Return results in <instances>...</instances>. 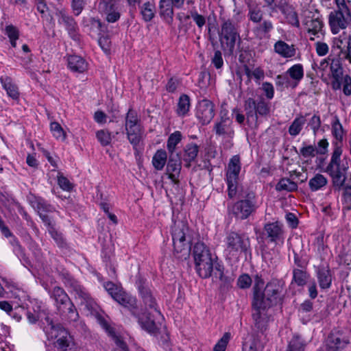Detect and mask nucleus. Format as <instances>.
Segmentation results:
<instances>
[{"instance_id":"f257e3e1","label":"nucleus","mask_w":351,"mask_h":351,"mask_svg":"<svg viewBox=\"0 0 351 351\" xmlns=\"http://www.w3.org/2000/svg\"><path fill=\"white\" fill-rule=\"evenodd\" d=\"M283 282L278 279L269 282L262 293L256 292L252 302V316L254 326L261 331L267 329L269 319L267 311L281 302Z\"/></svg>"},{"instance_id":"f03ea898","label":"nucleus","mask_w":351,"mask_h":351,"mask_svg":"<svg viewBox=\"0 0 351 351\" xmlns=\"http://www.w3.org/2000/svg\"><path fill=\"white\" fill-rule=\"evenodd\" d=\"M171 236L174 253L179 258H186L190 254L196 233L189 228L186 222L178 221L171 228Z\"/></svg>"},{"instance_id":"7ed1b4c3","label":"nucleus","mask_w":351,"mask_h":351,"mask_svg":"<svg viewBox=\"0 0 351 351\" xmlns=\"http://www.w3.org/2000/svg\"><path fill=\"white\" fill-rule=\"evenodd\" d=\"M193 254L196 271L199 276L203 278L210 277L213 266L217 262V257L213 256L209 248L202 242L195 243Z\"/></svg>"},{"instance_id":"20e7f679","label":"nucleus","mask_w":351,"mask_h":351,"mask_svg":"<svg viewBox=\"0 0 351 351\" xmlns=\"http://www.w3.org/2000/svg\"><path fill=\"white\" fill-rule=\"evenodd\" d=\"M225 252L227 257L230 259H238L242 254L250 252V241L249 237L244 234L235 232L227 233L225 239Z\"/></svg>"},{"instance_id":"39448f33","label":"nucleus","mask_w":351,"mask_h":351,"mask_svg":"<svg viewBox=\"0 0 351 351\" xmlns=\"http://www.w3.org/2000/svg\"><path fill=\"white\" fill-rule=\"evenodd\" d=\"M342 149L337 145L331 156L330 161L326 167V171L331 176L335 186H343L346 182V174L348 168L347 163L341 162Z\"/></svg>"},{"instance_id":"423d86ee","label":"nucleus","mask_w":351,"mask_h":351,"mask_svg":"<svg viewBox=\"0 0 351 351\" xmlns=\"http://www.w3.org/2000/svg\"><path fill=\"white\" fill-rule=\"evenodd\" d=\"M258 207L255 193L250 191L246 193L243 199L228 207V209L236 218L244 220L255 213Z\"/></svg>"},{"instance_id":"0eeeda50","label":"nucleus","mask_w":351,"mask_h":351,"mask_svg":"<svg viewBox=\"0 0 351 351\" xmlns=\"http://www.w3.org/2000/svg\"><path fill=\"white\" fill-rule=\"evenodd\" d=\"M219 36L221 47L224 53L231 55L234 51L236 41L239 38L236 25L230 20L224 21L221 25Z\"/></svg>"},{"instance_id":"6e6552de","label":"nucleus","mask_w":351,"mask_h":351,"mask_svg":"<svg viewBox=\"0 0 351 351\" xmlns=\"http://www.w3.org/2000/svg\"><path fill=\"white\" fill-rule=\"evenodd\" d=\"M241 169L240 157L233 156L228 165L226 173V182L228 186V195L229 198L235 197L238 192L239 176Z\"/></svg>"},{"instance_id":"1a4fd4ad","label":"nucleus","mask_w":351,"mask_h":351,"mask_svg":"<svg viewBox=\"0 0 351 351\" xmlns=\"http://www.w3.org/2000/svg\"><path fill=\"white\" fill-rule=\"evenodd\" d=\"M244 110L247 122L249 124H256L258 116H267L269 113L270 107L263 98L257 102L252 98H248L245 101Z\"/></svg>"},{"instance_id":"9d476101","label":"nucleus","mask_w":351,"mask_h":351,"mask_svg":"<svg viewBox=\"0 0 351 351\" xmlns=\"http://www.w3.org/2000/svg\"><path fill=\"white\" fill-rule=\"evenodd\" d=\"M52 297L60 311L68 313L69 318L71 320L75 321L77 319L78 313L76 308L63 289L55 287L52 291Z\"/></svg>"},{"instance_id":"9b49d317","label":"nucleus","mask_w":351,"mask_h":351,"mask_svg":"<svg viewBox=\"0 0 351 351\" xmlns=\"http://www.w3.org/2000/svg\"><path fill=\"white\" fill-rule=\"evenodd\" d=\"M104 287L108 294L121 305L127 308L135 307L136 299L126 293L121 286L107 282Z\"/></svg>"},{"instance_id":"f8f14e48","label":"nucleus","mask_w":351,"mask_h":351,"mask_svg":"<svg viewBox=\"0 0 351 351\" xmlns=\"http://www.w3.org/2000/svg\"><path fill=\"white\" fill-rule=\"evenodd\" d=\"M47 326L44 330L49 339H53L60 337L57 340V344L62 348H66L69 346V342L66 339L67 332L60 325H55L49 317H45Z\"/></svg>"},{"instance_id":"ddd939ff","label":"nucleus","mask_w":351,"mask_h":351,"mask_svg":"<svg viewBox=\"0 0 351 351\" xmlns=\"http://www.w3.org/2000/svg\"><path fill=\"white\" fill-rule=\"evenodd\" d=\"M351 18L350 11L343 12L340 10H334L328 16V23L332 34H337L340 30L346 29Z\"/></svg>"},{"instance_id":"4468645a","label":"nucleus","mask_w":351,"mask_h":351,"mask_svg":"<svg viewBox=\"0 0 351 351\" xmlns=\"http://www.w3.org/2000/svg\"><path fill=\"white\" fill-rule=\"evenodd\" d=\"M213 130L217 135L221 136L223 138L234 137V132L232 128V121L228 116L227 111H221L220 118L215 122Z\"/></svg>"},{"instance_id":"2eb2a0df","label":"nucleus","mask_w":351,"mask_h":351,"mask_svg":"<svg viewBox=\"0 0 351 351\" xmlns=\"http://www.w3.org/2000/svg\"><path fill=\"white\" fill-rule=\"evenodd\" d=\"M55 15L58 19V23L66 27L71 38L75 40H79L78 27L74 19L62 8L57 9Z\"/></svg>"},{"instance_id":"dca6fc26","label":"nucleus","mask_w":351,"mask_h":351,"mask_svg":"<svg viewBox=\"0 0 351 351\" xmlns=\"http://www.w3.org/2000/svg\"><path fill=\"white\" fill-rule=\"evenodd\" d=\"M136 284L145 307L153 309L156 313H160L157 308V303L156 299L153 295L152 290L150 289L149 283L145 280L139 278L136 280Z\"/></svg>"},{"instance_id":"f3484780","label":"nucleus","mask_w":351,"mask_h":351,"mask_svg":"<svg viewBox=\"0 0 351 351\" xmlns=\"http://www.w3.org/2000/svg\"><path fill=\"white\" fill-rule=\"evenodd\" d=\"M215 116V105L208 99H202L197 104L196 117L203 125L209 123Z\"/></svg>"},{"instance_id":"a211bd4d","label":"nucleus","mask_w":351,"mask_h":351,"mask_svg":"<svg viewBox=\"0 0 351 351\" xmlns=\"http://www.w3.org/2000/svg\"><path fill=\"white\" fill-rule=\"evenodd\" d=\"M181 171V161L179 154H169L167 165V174L174 183L178 184Z\"/></svg>"},{"instance_id":"6ab92c4d","label":"nucleus","mask_w":351,"mask_h":351,"mask_svg":"<svg viewBox=\"0 0 351 351\" xmlns=\"http://www.w3.org/2000/svg\"><path fill=\"white\" fill-rule=\"evenodd\" d=\"M275 6L285 16L287 23L293 26L299 27L300 22L296 12L293 8L287 3L286 0H280Z\"/></svg>"},{"instance_id":"aec40b11","label":"nucleus","mask_w":351,"mask_h":351,"mask_svg":"<svg viewBox=\"0 0 351 351\" xmlns=\"http://www.w3.org/2000/svg\"><path fill=\"white\" fill-rule=\"evenodd\" d=\"M304 25L310 36H315L322 32L324 24L318 16L313 14L306 16L304 20ZM310 39L314 40L315 38L311 36Z\"/></svg>"},{"instance_id":"412c9836","label":"nucleus","mask_w":351,"mask_h":351,"mask_svg":"<svg viewBox=\"0 0 351 351\" xmlns=\"http://www.w3.org/2000/svg\"><path fill=\"white\" fill-rule=\"evenodd\" d=\"M274 51L284 58H292L296 54V49L294 45H289L281 40L274 43Z\"/></svg>"},{"instance_id":"4be33fe9","label":"nucleus","mask_w":351,"mask_h":351,"mask_svg":"<svg viewBox=\"0 0 351 351\" xmlns=\"http://www.w3.org/2000/svg\"><path fill=\"white\" fill-rule=\"evenodd\" d=\"M99 324L106 330V331L111 336L119 348L113 351H128V347L123 339L115 334L113 328H111L108 322L101 316L97 317Z\"/></svg>"},{"instance_id":"5701e85b","label":"nucleus","mask_w":351,"mask_h":351,"mask_svg":"<svg viewBox=\"0 0 351 351\" xmlns=\"http://www.w3.org/2000/svg\"><path fill=\"white\" fill-rule=\"evenodd\" d=\"M173 4L172 0H160L159 3V14L163 20L171 24L173 18Z\"/></svg>"},{"instance_id":"b1692460","label":"nucleus","mask_w":351,"mask_h":351,"mask_svg":"<svg viewBox=\"0 0 351 351\" xmlns=\"http://www.w3.org/2000/svg\"><path fill=\"white\" fill-rule=\"evenodd\" d=\"M258 330L263 333L265 330ZM263 335V334H261V335H257L256 337H251L249 339H246L243 344V351H257L258 348H263L267 339L266 336H265L264 341L261 340Z\"/></svg>"},{"instance_id":"393cba45","label":"nucleus","mask_w":351,"mask_h":351,"mask_svg":"<svg viewBox=\"0 0 351 351\" xmlns=\"http://www.w3.org/2000/svg\"><path fill=\"white\" fill-rule=\"evenodd\" d=\"M68 66L73 72L83 73L87 69L88 64L83 58L73 55L68 57Z\"/></svg>"},{"instance_id":"a878e982","label":"nucleus","mask_w":351,"mask_h":351,"mask_svg":"<svg viewBox=\"0 0 351 351\" xmlns=\"http://www.w3.org/2000/svg\"><path fill=\"white\" fill-rule=\"evenodd\" d=\"M125 128L128 141L132 145L133 147L136 149L143 140V127H131Z\"/></svg>"},{"instance_id":"bb28decb","label":"nucleus","mask_w":351,"mask_h":351,"mask_svg":"<svg viewBox=\"0 0 351 351\" xmlns=\"http://www.w3.org/2000/svg\"><path fill=\"white\" fill-rule=\"evenodd\" d=\"M264 230L271 242H276L280 240L283 233L282 226L278 222L266 224Z\"/></svg>"},{"instance_id":"cd10ccee","label":"nucleus","mask_w":351,"mask_h":351,"mask_svg":"<svg viewBox=\"0 0 351 351\" xmlns=\"http://www.w3.org/2000/svg\"><path fill=\"white\" fill-rule=\"evenodd\" d=\"M199 152V147L195 143L187 144L184 149L182 160L187 167L191 166V163L194 162Z\"/></svg>"},{"instance_id":"c85d7f7f","label":"nucleus","mask_w":351,"mask_h":351,"mask_svg":"<svg viewBox=\"0 0 351 351\" xmlns=\"http://www.w3.org/2000/svg\"><path fill=\"white\" fill-rule=\"evenodd\" d=\"M317 278L321 289H328L332 283V275L328 267L319 268L317 271Z\"/></svg>"},{"instance_id":"c756f323","label":"nucleus","mask_w":351,"mask_h":351,"mask_svg":"<svg viewBox=\"0 0 351 351\" xmlns=\"http://www.w3.org/2000/svg\"><path fill=\"white\" fill-rule=\"evenodd\" d=\"M38 213L40 217L45 225H50L52 223L51 218L47 215L48 213H53L55 208L51 205L44 201H40L37 205Z\"/></svg>"},{"instance_id":"7c9ffc66","label":"nucleus","mask_w":351,"mask_h":351,"mask_svg":"<svg viewBox=\"0 0 351 351\" xmlns=\"http://www.w3.org/2000/svg\"><path fill=\"white\" fill-rule=\"evenodd\" d=\"M3 88L7 92L9 97L13 99H17L19 97V93L17 86L12 82V79L8 76H1L0 77Z\"/></svg>"},{"instance_id":"2f4dec72","label":"nucleus","mask_w":351,"mask_h":351,"mask_svg":"<svg viewBox=\"0 0 351 351\" xmlns=\"http://www.w3.org/2000/svg\"><path fill=\"white\" fill-rule=\"evenodd\" d=\"M332 134L335 139V147L339 145L341 147L342 142L344 136V130L339 119L336 117L332 122Z\"/></svg>"},{"instance_id":"473e14b6","label":"nucleus","mask_w":351,"mask_h":351,"mask_svg":"<svg viewBox=\"0 0 351 351\" xmlns=\"http://www.w3.org/2000/svg\"><path fill=\"white\" fill-rule=\"evenodd\" d=\"M223 270V266L217 262L213 266L210 276H213V280L219 283L221 287H225L229 282L228 278L224 275Z\"/></svg>"},{"instance_id":"72a5a7b5","label":"nucleus","mask_w":351,"mask_h":351,"mask_svg":"<svg viewBox=\"0 0 351 351\" xmlns=\"http://www.w3.org/2000/svg\"><path fill=\"white\" fill-rule=\"evenodd\" d=\"M310 274L306 269H293V280L299 287H304L309 281Z\"/></svg>"},{"instance_id":"f704fd0d","label":"nucleus","mask_w":351,"mask_h":351,"mask_svg":"<svg viewBox=\"0 0 351 351\" xmlns=\"http://www.w3.org/2000/svg\"><path fill=\"white\" fill-rule=\"evenodd\" d=\"M182 134L180 131H175L168 138L167 148L169 154H178L176 152V147L181 142Z\"/></svg>"},{"instance_id":"c9c22d12","label":"nucleus","mask_w":351,"mask_h":351,"mask_svg":"<svg viewBox=\"0 0 351 351\" xmlns=\"http://www.w3.org/2000/svg\"><path fill=\"white\" fill-rule=\"evenodd\" d=\"M351 45V35L343 32L338 37L333 39V47L340 50V54L342 51Z\"/></svg>"},{"instance_id":"e433bc0d","label":"nucleus","mask_w":351,"mask_h":351,"mask_svg":"<svg viewBox=\"0 0 351 351\" xmlns=\"http://www.w3.org/2000/svg\"><path fill=\"white\" fill-rule=\"evenodd\" d=\"M306 117L302 114L297 116L289 128V133L292 136L298 135L306 123Z\"/></svg>"},{"instance_id":"4c0bfd02","label":"nucleus","mask_w":351,"mask_h":351,"mask_svg":"<svg viewBox=\"0 0 351 351\" xmlns=\"http://www.w3.org/2000/svg\"><path fill=\"white\" fill-rule=\"evenodd\" d=\"M294 81L295 86L302 80L304 77V69L301 64H295L291 66L286 72Z\"/></svg>"},{"instance_id":"58836bf2","label":"nucleus","mask_w":351,"mask_h":351,"mask_svg":"<svg viewBox=\"0 0 351 351\" xmlns=\"http://www.w3.org/2000/svg\"><path fill=\"white\" fill-rule=\"evenodd\" d=\"M99 11L106 16V19L109 23L117 21L121 16L119 6L108 7L106 9H99Z\"/></svg>"},{"instance_id":"ea45409f","label":"nucleus","mask_w":351,"mask_h":351,"mask_svg":"<svg viewBox=\"0 0 351 351\" xmlns=\"http://www.w3.org/2000/svg\"><path fill=\"white\" fill-rule=\"evenodd\" d=\"M328 183L327 178L320 173L315 174L308 182V186L312 191L322 189Z\"/></svg>"},{"instance_id":"a19ab883","label":"nucleus","mask_w":351,"mask_h":351,"mask_svg":"<svg viewBox=\"0 0 351 351\" xmlns=\"http://www.w3.org/2000/svg\"><path fill=\"white\" fill-rule=\"evenodd\" d=\"M141 328L150 333H154L157 329L154 321L147 315L143 314L136 317Z\"/></svg>"},{"instance_id":"79ce46f5","label":"nucleus","mask_w":351,"mask_h":351,"mask_svg":"<svg viewBox=\"0 0 351 351\" xmlns=\"http://www.w3.org/2000/svg\"><path fill=\"white\" fill-rule=\"evenodd\" d=\"M248 18L253 23H260L263 17V12L261 8L257 4L248 5Z\"/></svg>"},{"instance_id":"37998d69","label":"nucleus","mask_w":351,"mask_h":351,"mask_svg":"<svg viewBox=\"0 0 351 351\" xmlns=\"http://www.w3.org/2000/svg\"><path fill=\"white\" fill-rule=\"evenodd\" d=\"M167 159V154L165 150H157L152 158V164L157 170H162L165 167Z\"/></svg>"},{"instance_id":"c03bdc74","label":"nucleus","mask_w":351,"mask_h":351,"mask_svg":"<svg viewBox=\"0 0 351 351\" xmlns=\"http://www.w3.org/2000/svg\"><path fill=\"white\" fill-rule=\"evenodd\" d=\"M190 108V99L186 95H182L178 100L176 112L178 116H185Z\"/></svg>"},{"instance_id":"a18cd8bd","label":"nucleus","mask_w":351,"mask_h":351,"mask_svg":"<svg viewBox=\"0 0 351 351\" xmlns=\"http://www.w3.org/2000/svg\"><path fill=\"white\" fill-rule=\"evenodd\" d=\"M131 127H141V125L137 112L130 109L125 116V128Z\"/></svg>"},{"instance_id":"49530a36","label":"nucleus","mask_w":351,"mask_h":351,"mask_svg":"<svg viewBox=\"0 0 351 351\" xmlns=\"http://www.w3.org/2000/svg\"><path fill=\"white\" fill-rule=\"evenodd\" d=\"M51 132L53 136L58 141H64L66 134L62 126L58 122H52L50 125Z\"/></svg>"},{"instance_id":"de8ad7c7","label":"nucleus","mask_w":351,"mask_h":351,"mask_svg":"<svg viewBox=\"0 0 351 351\" xmlns=\"http://www.w3.org/2000/svg\"><path fill=\"white\" fill-rule=\"evenodd\" d=\"M141 14L145 21H150L154 16V5L149 1L145 3L141 8Z\"/></svg>"},{"instance_id":"09e8293b","label":"nucleus","mask_w":351,"mask_h":351,"mask_svg":"<svg viewBox=\"0 0 351 351\" xmlns=\"http://www.w3.org/2000/svg\"><path fill=\"white\" fill-rule=\"evenodd\" d=\"M298 189V184L288 178H282L276 185L278 191H293Z\"/></svg>"},{"instance_id":"8fccbe9b","label":"nucleus","mask_w":351,"mask_h":351,"mask_svg":"<svg viewBox=\"0 0 351 351\" xmlns=\"http://www.w3.org/2000/svg\"><path fill=\"white\" fill-rule=\"evenodd\" d=\"M330 69L333 78L338 81L343 74V69L340 60L332 59L330 62Z\"/></svg>"},{"instance_id":"3c124183","label":"nucleus","mask_w":351,"mask_h":351,"mask_svg":"<svg viewBox=\"0 0 351 351\" xmlns=\"http://www.w3.org/2000/svg\"><path fill=\"white\" fill-rule=\"evenodd\" d=\"M5 34L10 40L13 47L16 46V40L19 38V33L18 29L12 25H7L5 28Z\"/></svg>"},{"instance_id":"603ef678","label":"nucleus","mask_w":351,"mask_h":351,"mask_svg":"<svg viewBox=\"0 0 351 351\" xmlns=\"http://www.w3.org/2000/svg\"><path fill=\"white\" fill-rule=\"evenodd\" d=\"M304 346L301 338L295 336L290 341L287 351H304Z\"/></svg>"},{"instance_id":"864d4df0","label":"nucleus","mask_w":351,"mask_h":351,"mask_svg":"<svg viewBox=\"0 0 351 351\" xmlns=\"http://www.w3.org/2000/svg\"><path fill=\"white\" fill-rule=\"evenodd\" d=\"M96 137L103 146L109 145L112 140L111 133L106 130H101L97 132Z\"/></svg>"},{"instance_id":"5fc2aeb1","label":"nucleus","mask_w":351,"mask_h":351,"mask_svg":"<svg viewBox=\"0 0 351 351\" xmlns=\"http://www.w3.org/2000/svg\"><path fill=\"white\" fill-rule=\"evenodd\" d=\"M230 332H225L214 346V351H226L227 345L230 339Z\"/></svg>"},{"instance_id":"6e6d98bb","label":"nucleus","mask_w":351,"mask_h":351,"mask_svg":"<svg viewBox=\"0 0 351 351\" xmlns=\"http://www.w3.org/2000/svg\"><path fill=\"white\" fill-rule=\"evenodd\" d=\"M47 226L48 232L51 236V237L54 239L56 243L59 246H62L64 244V239L61 234L58 232L54 228V224L52 223L50 225H46Z\"/></svg>"},{"instance_id":"4d7b16f0","label":"nucleus","mask_w":351,"mask_h":351,"mask_svg":"<svg viewBox=\"0 0 351 351\" xmlns=\"http://www.w3.org/2000/svg\"><path fill=\"white\" fill-rule=\"evenodd\" d=\"M300 154L304 158H312L316 155L315 147L312 145H304L300 149Z\"/></svg>"},{"instance_id":"13d9d810","label":"nucleus","mask_w":351,"mask_h":351,"mask_svg":"<svg viewBox=\"0 0 351 351\" xmlns=\"http://www.w3.org/2000/svg\"><path fill=\"white\" fill-rule=\"evenodd\" d=\"M191 17L199 28H202L206 24V19L204 16L197 13L196 10L190 12V15L186 16V19Z\"/></svg>"},{"instance_id":"bf43d9fd","label":"nucleus","mask_w":351,"mask_h":351,"mask_svg":"<svg viewBox=\"0 0 351 351\" xmlns=\"http://www.w3.org/2000/svg\"><path fill=\"white\" fill-rule=\"evenodd\" d=\"M274 29L273 23L271 21L265 20L259 25L258 27H256L254 32L256 33H263L265 34H269Z\"/></svg>"},{"instance_id":"052dcab7","label":"nucleus","mask_w":351,"mask_h":351,"mask_svg":"<svg viewBox=\"0 0 351 351\" xmlns=\"http://www.w3.org/2000/svg\"><path fill=\"white\" fill-rule=\"evenodd\" d=\"M58 184L64 191H70L73 189V184L60 173L58 175Z\"/></svg>"},{"instance_id":"680f3d73","label":"nucleus","mask_w":351,"mask_h":351,"mask_svg":"<svg viewBox=\"0 0 351 351\" xmlns=\"http://www.w3.org/2000/svg\"><path fill=\"white\" fill-rule=\"evenodd\" d=\"M321 119L320 117L317 114H314L308 121V125L311 128V129L313 132V134L316 135L318 132L320 126H321Z\"/></svg>"},{"instance_id":"e2e57ef3","label":"nucleus","mask_w":351,"mask_h":351,"mask_svg":"<svg viewBox=\"0 0 351 351\" xmlns=\"http://www.w3.org/2000/svg\"><path fill=\"white\" fill-rule=\"evenodd\" d=\"M85 5L84 0H72L71 8L74 14L78 16L82 12Z\"/></svg>"},{"instance_id":"0e129e2a","label":"nucleus","mask_w":351,"mask_h":351,"mask_svg":"<svg viewBox=\"0 0 351 351\" xmlns=\"http://www.w3.org/2000/svg\"><path fill=\"white\" fill-rule=\"evenodd\" d=\"M328 142L327 139L323 138L318 141L317 147H315V151L317 154L324 155L328 152Z\"/></svg>"},{"instance_id":"69168bd1","label":"nucleus","mask_w":351,"mask_h":351,"mask_svg":"<svg viewBox=\"0 0 351 351\" xmlns=\"http://www.w3.org/2000/svg\"><path fill=\"white\" fill-rule=\"evenodd\" d=\"M245 73L249 77H254L257 80H263L265 77V73L261 68H256L253 71H250L248 68L245 69Z\"/></svg>"},{"instance_id":"338daca9","label":"nucleus","mask_w":351,"mask_h":351,"mask_svg":"<svg viewBox=\"0 0 351 351\" xmlns=\"http://www.w3.org/2000/svg\"><path fill=\"white\" fill-rule=\"evenodd\" d=\"M252 284V279L248 274H243L237 280V285L241 289L249 288Z\"/></svg>"},{"instance_id":"774afa93","label":"nucleus","mask_w":351,"mask_h":351,"mask_svg":"<svg viewBox=\"0 0 351 351\" xmlns=\"http://www.w3.org/2000/svg\"><path fill=\"white\" fill-rule=\"evenodd\" d=\"M268 99H271L274 95V88L272 84L269 82H263L261 87Z\"/></svg>"}]
</instances>
